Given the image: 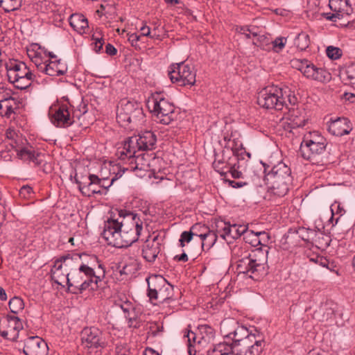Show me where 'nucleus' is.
<instances>
[{"label":"nucleus","mask_w":355,"mask_h":355,"mask_svg":"<svg viewBox=\"0 0 355 355\" xmlns=\"http://www.w3.org/2000/svg\"><path fill=\"white\" fill-rule=\"evenodd\" d=\"M144 230V218L125 210L112 211L105 222L103 238L115 248H126L138 241Z\"/></svg>","instance_id":"1"},{"label":"nucleus","mask_w":355,"mask_h":355,"mask_svg":"<svg viewBox=\"0 0 355 355\" xmlns=\"http://www.w3.org/2000/svg\"><path fill=\"white\" fill-rule=\"evenodd\" d=\"M105 276V270L102 264L99 263L98 270L94 271V269L87 264L79 262L71 271L68 289L74 294L82 293L87 289L95 291Z\"/></svg>","instance_id":"2"},{"label":"nucleus","mask_w":355,"mask_h":355,"mask_svg":"<svg viewBox=\"0 0 355 355\" xmlns=\"http://www.w3.org/2000/svg\"><path fill=\"white\" fill-rule=\"evenodd\" d=\"M297 98L291 91L283 89L275 85L263 88L258 94L257 103L266 109L294 111Z\"/></svg>","instance_id":"3"},{"label":"nucleus","mask_w":355,"mask_h":355,"mask_svg":"<svg viewBox=\"0 0 355 355\" xmlns=\"http://www.w3.org/2000/svg\"><path fill=\"white\" fill-rule=\"evenodd\" d=\"M269 166L264 167L265 180L268 193L277 198L285 196L292 183L291 168L284 162H279L270 170Z\"/></svg>","instance_id":"4"},{"label":"nucleus","mask_w":355,"mask_h":355,"mask_svg":"<svg viewBox=\"0 0 355 355\" xmlns=\"http://www.w3.org/2000/svg\"><path fill=\"white\" fill-rule=\"evenodd\" d=\"M268 250L263 252L262 250H257L252 254L246 252L245 254L238 260L236 270L239 274H245L250 278L259 279L266 273V266Z\"/></svg>","instance_id":"5"},{"label":"nucleus","mask_w":355,"mask_h":355,"mask_svg":"<svg viewBox=\"0 0 355 355\" xmlns=\"http://www.w3.org/2000/svg\"><path fill=\"white\" fill-rule=\"evenodd\" d=\"M148 107L157 122L164 125L170 124L178 116L175 105L162 93L153 94L148 101Z\"/></svg>","instance_id":"6"},{"label":"nucleus","mask_w":355,"mask_h":355,"mask_svg":"<svg viewBox=\"0 0 355 355\" xmlns=\"http://www.w3.org/2000/svg\"><path fill=\"white\" fill-rule=\"evenodd\" d=\"M156 141V136L153 132L146 131L125 140L122 147L118 148L116 154L119 159H123L124 155L130 157L139 150H152L155 148Z\"/></svg>","instance_id":"7"},{"label":"nucleus","mask_w":355,"mask_h":355,"mask_svg":"<svg viewBox=\"0 0 355 355\" xmlns=\"http://www.w3.org/2000/svg\"><path fill=\"white\" fill-rule=\"evenodd\" d=\"M81 256L79 254L71 255L67 254L54 261L51 269L52 280L58 285L68 286L71 271L80 262Z\"/></svg>","instance_id":"8"},{"label":"nucleus","mask_w":355,"mask_h":355,"mask_svg":"<svg viewBox=\"0 0 355 355\" xmlns=\"http://www.w3.org/2000/svg\"><path fill=\"white\" fill-rule=\"evenodd\" d=\"M121 160L128 159V166H121L119 164H114L111 171L118 173L117 177H121L125 171L135 172V175L139 178L144 177L146 173L150 170V159L148 154L142 153L141 155L125 156Z\"/></svg>","instance_id":"9"},{"label":"nucleus","mask_w":355,"mask_h":355,"mask_svg":"<svg viewBox=\"0 0 355 355\" xmlns=\"http://www.w3.org/2000/svg\"><path fill=\"white\" fill-rule=\"evenodd\" d=\"M6 69L9 82L16 88L26 89L31 85L35 76L25 63L10 62L6 64Z\"/></svg>","instance_id":"10"},{"label":"nucleus","mask_w":355,"mask_h":355,"mask_svg":"<svg viewBox=\"0 0 355 355\" xmlns=\"http://www.w3.org/2000/svg\"><path fill=\"white\" fill-rule=\"evenodd\" d=\"M148 283V296L150 300L156 304L164 302L171 297L173 287L160 275H155L146 279Z\"/></svg>","instance_id":"11"},{"label":"nucleus","mask_w":355,"mask_h":355,"mask_svg":"<svg viewBox=\"0 0 355 355\" xmlns=\"http://www.w3.org/2000/svg\"><path fill=\"white\" fill-rule=\"evenodd\" d=\"M72 105L68 99L52 105L49 111L51 123L58 128H67L74 123L73 115L69 110Z\"/></svg>","instance_id":"12"},{"label":"nucleus","mask_w":355,"mask_h":355,"mask_svg":"<svg viewBox=\"0 0 355 355\" xmlns=\"http://www.w3.org/2000/svg\"><path fill=\"white\" fill-rule=\"evenodd\" d=\"M196 76L193 68L184 62L172 64L168 71L171 82L178 86L193 85L196 83Z\"/></svg>","instance_id":"13"},{"label":"nucleus","mask_w":355,"mask_h":355,"mask_svg":"<svg viewBox=\"0 0 355 355\" xmlns=\"http://www.w3.org/2000/svg\"><path fill=\"white\" fill-rule=\"evenodd\" d=\"M143 116L141 106L136 102L123 99L120 101L116 111V119L121 125L136 122Z\"/></svg>","instance_id":"14"},{"label":"nucleus","mask_w":355,"mask_h":355,"mask_svg":"<svg viewBox=\"0 0 355 355\" xmlns=\"http://www.w3.org/2000/svg\"><path fill=\"white\" fill-rule=\"evenodd\" d=\"M293 65L308 79L320 83H327L331 79V76L326 69L316 67L307 60H295Z\"/></svg>","instance_id":"15"},{"label":"nucleus","mask_w":355,"mask_h":355,"mask_svg":"<svg viewBox=\"0 0 355 355\" xmlns=\"http://www.w3.org/2000/svg\"><path fill=\"white\" fill-rule=\"evenodd\" d=\"M105 334L96 327H86L81 331L82 345L91 352L101 349L109 345Z\"/></svg>","instance_id":"16"},{"label":"nucleus","mask_w":355,"mask_h":355,"mask_svg":"<svg viewBox=\"0 0 355 355\" xmlns=\"http://www.w3.org/2000/svg\"><path fill=\"white\" fill-rule=\"evenodd\" d=\"M220 332L225 338L233 340L232 347H239L240 343L248 336L250 331L244 326H239L234 320H223L220 324Z\"/></svg>","instance_id":"17"},{"label":"nucleus","mask_w":355,"mask_h":355,"mask_svg":"<svg viewBox=\"0 0 355 355\" xmlns=\"http://www.w3.org/2000/svg\"><path fill=\"white\" fill-rule=\"evenodd\" d=\"M263 338L260 333L254 329L239 343V355H259L262 350Z\"/></svg>","instance_id":"18"},{"label":"nucleus","mask_w":355,"mask_h":355,"mask_svg":"<svg viewBox=\"0 0 355 355\" xmlns=\"http://www.w3.org/2000/svg\"><path fill=\"white\" fill-rule=\"evenodd\" d=\"M76 182L83 195L91 197L94 194H101L103 190L101 187V178L96 175H89L88 177H75Z\"/></svg>","instance_id":"19"},{"label":"nucleus","mask_w":355,"mask_h":355,"mask_svg":"<svg viewBox=\"0 0 355 355\" xmlns=\"http://www.w3.org/2000/svg\"><path fill=\"white\" fill-rule=\"evenodd\" d=\"M214 336V329L211 326L200 324L198 327L196 332L188 331L184 336L189 339H192L194 343H197L198 349H200V347H205L213 341Z\"/></svg>","instance_id":"20"},{"label":"nucleus","mask_w":355,"mask_h":355,"mask_svg":"<svg viewBox=\"0 0 355 355\" xmlns=\"http://www.w3.org/2000/svg\"><path fill=\"white\" fill-rule=\"evenodd\" d=\"M23 352L26 355H46L48 346L39 336H31L24 340Z\"/></svg>","instance_id":"21"},{"label":"nucleus","mask_w":355,"mask_h":355,"mask_svg":"<svg viewBox=\"0 0 355 355\" xmlns=\"http://www.w3.org/2000/svg\"><path fill=\"white\" fill-rule=\"evenodd\" d=\"M326 146L327 143L302 142L300 152L304 159L311 162H316L317 157L324 153Z\"/></svg>","instance_id":"22"},{"label":"nucleus","mask_w":355,"mask_h":355,"mask_svg":"<svg viewBox=\"0 0 355 355\" xmlns=\"http://www.w3.org/2000/svg\"><path fill=\"white\" fill-rule=\"evenodd\" d=\"M17 157L28 163L40 166L44 161V155L35 150L32 146L22 147L16 150Z\"/></svg>","instance_id":"23"},{"label":"nucleus","mask_w":355,"mask_h":355,"mask_svg":"<svg viewBox=\"0 0 355 355\" xmlns=\"http://www.w3.org/2000/svg\"><path fill=\"white\" fill-rule=\"evenodd\" d=\"M20 329L21 322L17 317L8 316L0 322V334L3 338L15 336Z\"/></svg>","instance_id":"24"},{"label":"nucleus","mask_w":355,"mask_h":355,"mask_svg":"<svg viewBox=\"0 0 355 355\" xmlns=\"http://www.w3.org/2000/svg\"><path fill=\"white\" fill-rule=\"evenodd\" d=\"M352 130V123L347 118L339 117L328 123V131L334 136L348 135Z\"/></svg>","instance_id":"25"},{"label":"nucleus","mask_w":355,"mask_h":355,"mask_svg":"<svg viewBox=\"0 0 355 355\" xmlns=\"http://www.w3.org/2000/svg\"><path fill=\"white\" fill-rule=\"evenodd\" d=\"M160 242L158 236L147 239L143 245L142 256L148 262H153L160 252Z\"/></svg>","instance_id":"26"},{"label":"nucleus","mask_w":355,"mask_h":355,"mask_svg":"<svg viewBox=\"0 0 355 355\" xmlns=\"http://www.w3.org/2000/svg\"><path fill=\"white\" fill-rule=\"evenodd\" d=\"M41 66L40 71L51 76L64 75L67 71V64L60 59L45 60L44 64Z\"/></svg>","instance_id":"27"},{"label":"nucleus","mask_w":355,"mask_h":355,"mask_svg":"<svg viewBox=\"0 0 355 355\" xmlns=\"http://www.w3.org/2000/svg\"><path fill=\"white\" fill-rule=\"evenodd\" d=\"M27 55L40 71L42 68L41 65L44 64V59L46 56V50L38 44L33 43L27 47Z\"/></svg>","instance_id":"28"},{"label":"nucleus","mask_w":355,"mask_h":355,"mask_svg":"<svg viewBox=\"0 0 355 355\" xmlns=\"http://www.w3.org/2000/svg\"><path fill=\"white\" fill-rule=\"evenodd\" d=\"M223 233L221 234V236L226 239L227 238H231L233 239H236L239 238L241 235H245L247 230L248 227L245 225H239V224H230V223H223Z\"/></svg>","instance_id":"29"},{"label":"nucleus","mask_w":355,"mask_h":355,"mask_svg":"<svg viewBox=\"0 0 355 355\" xmlns=\"http://www.w3.org/2000/svg\"><path fill=\"white\" fill-rule=\"evenodd\" d=\"M224 147L227 149H230L234 155L237 157H241L244 159L245 156L250 158L251 155L248 153L245 148L243 146L241 141L239 139H231L228 136H224L223 137Z\"/></svg>","instance_id":"30"},{"label":"nucleus","mask_w":355,"mask_h":355,"mask_svg":"<svg viewBox=\"0 0 355 355\" xmlns=\"http://www.w3.org/2000/svg\"><path fill=\"white\" fill-rule=\"evenodd\" d=\"M21 105V99L12 96L8 100L0 103V114L10 118L12 114H15L19 109Z\"/></svg>","instance_id":"31"},{"label":"nucleus","mask_w":355,"mask_h":355,"mask_svg":"<svg viewBox=\"0 0 355 355\" xmlns=\"http://www.w3.org/2000/svg\"><path fill=\"white\" fill-rule=\"evenodd\" d=\"M260 41H266V46L261 44V49L265 51L273 50L276 53L280 52L286 46L287 42L286 37H279L275 38L273 41H270L269 38L266 36H262Z\"/></svg>","instance_id":"32"},{"label":"nucleus","mask_w":355,"mask_h":355,"mask_svg":"<svg viewBox=\"0 0 355 355\" xmlns=\"http://www.w3.org/2000/svg\"><path fill=\"white\" fill-rule=\"evenodd\" d=\"M70 26L79 34L85 33L89 28L87 19L81 14H73L69 18Z\"/></svg>","instance_id":"33"},{"label":"nucleus","mask_w":355,"mask_h":355,"mask_svg":"<svg viewBox=\"0 0 355 355\" xmlns=\"http://www.w3.org/2000/svg\"><path fill=\"white\" fill-rule=\"evenodd\" d=\"M329 7L335 12L349 15L352 8L349 0H330Z\"/></svg>","instance_id":"34"},{"label":"nucleus","mask_w":355,"mask_h":355,"mask_svg":"<svg viewBox=\"0 0 355 355\" xmlns=\"http://www.w3.org/2000/svg\"><path fill=\"white\" fill-rule=\"evenodd\" d=\"M232 345L227 343H220L207 352V355H229L232 352Z\"/></svg>","instance_id":"35"},{"label":"nucleus","mask_w":355,"mask_h":355,"mask_svg":"<svg viewBox=\"0 0 355 355\" xmlns=\"http://www.w3.org/2000/svg\"><path fill=\"white\" fill-rule=\"evenodd\" d=\"M217 234L214 231L209 230L201 239L202 248L203 249H206L207 250H209L216 243L217 241Z\"/></svg>","instance_id":"36"},{"label":"nucleus","mask_w":355,"mask_h":355,"mask_svg":"<svg viewBox=\"0 0 355 355\" xmlns=\"http://www.w3.org/2000/svg\"><path fill=\"white\" fill-rule=\"evenodd\" d=\"M22 0H0V7L6 12H10L20 8Z\"/></svg>","instance_id":"37"},{"label":"nucleus","mask_w":355,"mask_h":355,"mask_svg":"<svg viewBox=\"0 0 355 355\" xmlns=\"http://www.w3.org/2000/svg\"><path fill=\"white\" fill-rule=\"evenodd\" d=\"M295 44L299 50H306L310 44L309 35L304 32L299 33L295 40Z\"/></svg>","instance_id":"38"},{"label":"nucleus","mask_w":355,"mask_h":355,"mask_svg":"<svg viewBox=\"0 0 355 355\" xmlns=\"http://www.w3.org/2000/svg\"><path fill=\"white\" fill-rule=\"evenodd\" d=\"M112 168H113V165H110V167L109 168V171H110V178H108L107 177H103V178H101V184L100 185H101V187L103 191L109 188L115 180H116L121 178V177H117L118 173H116V171L114 173L111 171V169Z\"/></svg>","instance_id":"39"},{"label":"nucleus","mask_w":355,"mask_h":355,"mask_svg":"<svg viewBox=\"0 0 355 355\" xmlns=\"http://www.w3.org/2000/svg\"><path fill=\"white\" fill-rule=\"evenodd\" d=\"M8 306L11 312L18 313L24 309V303L21 298L14 297L10 300Z\"/></svg>","instance_id":"40"},{"label":"nucleus","mask_w":355,"mask_h":355,"mask_svg":"<svg viewBox=\"0 0 355 355\" xmlns=\"http://www.w3.org/2000/svg\"><path fill=\"white\" fill-rule=\"evenodd\" d=\"M190 230L193 236L198 237L201 239L207 232H209V228L205 225L196 223L191 226Z\"/></svg>","instance_id":"41"},{"label":"nucleus","mask_w":355,"mask_h":355,"mask_svg":"<svg viewBox=\"0 0 355 355\" xmlns=\"http://www.w3.org/2000/svg\"><path fill=\"white\" fill-rule=\"evenodd\" d=\"M302 142L306 143H327L326 139L324 137H322L318 132L314 131L312 132H309L308 135H305Z\"/></svg>","instance_id":"42"},{"label":"nucleus","mask_w":355,"mask_h":355,"mask_svg":"<svg viewBox=\"0 0 355 355\" xmlns=\"http://www.w3.org/2000/svg\"><path fill=\"white\" fill-rule=\"evenodd\" d=\"M6 137L8 139L11 141L10 145L13 146V148L19 147V141H22L21 137L18 135V134L15 131V130L10 128L7 130Z\"/></svg>","instance_id":"43"},{"label":"nucleus","mask_w":355,"mask_h":355,"mask_svg":"<svg viewBox=\"0 0 355 355\" xmlns=\"http://www.w3.org/2000/svg\"><path fill=\"white\" fill-rule=\"evenodd\" d=\"M115 306L120 308L123 311L125 317L126 318H129L130 312L133 309L132 303L128 300H125L123 302H122L121 300L116 301Z\"/></svg>","instance_id":"44"},{"label":"nucleus","mask_w":355,"mask_h":355,"mask_svg":"<svg viewBox=\"0 0 355 355\" xmlns=\"http://www.w3.org/2000/svg\"><path fill=\"white\" fill-rule=\"evenodd\" d=\"M137 270V264L135 261H132L130 263L124 265L122 269L120 270V274L132 276L135 274Z\"/></svg>","instance_id":"45"},{"label":"nucleus","mask_w":355,"mask_h":355,"mask_svg":"<svg viewBox=\"0 0 355 355\" xmlns=\"http://www.w3.org/2000/svg\"><path fill=\"white\" fill-rule=\"evenodd\" d=\"M244 239L246 243H250L252 246L257 247L258 245V234L257 232H255L252 230H247L244 235Z\"/></svg>","instance_id":"46"},{"label":"nucleus","mask_w":355,"mask_h":355,"mask_svg":"<svg viewBox=\"0 0 355 355\" xmlns=\"http://www.w3.org/2000/svg\"><path fill=\"white\" fill-rule=\"evenodd\" d=\"M347 83L355 87V64L347 67L345 70Z\"/></svg>","instance_id":"47"},{"label":"nucleus","mask_w":355,"mask_h":355,"mask_svg":"<svg viewBox=\"0 0 355 355\" xmlns=\"http://www.w3.org/2000/svg\"><path fill=\"white\" fill-rule=\"evenodd\" d=\"M327 55L331 60H337L342 55V51L338 47L329 46L326 50Z\"/></svg>","instance_id":"48"},{"label":"nucleus","mask_w":355,"mask_h":355,"mask_svg":"<svg viewBox=\"0 0 355 355\" xmlns=\"http://www.w3.org/2000/svg\"><path fill=\"white\" fill-rule=\"evenodd\" d=\"M193 238V235L191 230L189 231H184L182 232L180 235V238L179 239V243L180 246L183 248L186 245V244H188L189 242L191 241V240Z\"/></svg>","instance_id":"49"},{"label":"nucleus","mask_w":355,"mask_h":355,"mask_svg":"<svg viewBox=\"0 0 355 355\" xmlns=\"http://www.w3.org/2000/svg\"><path fill=\"white\" fill-rule=\"evenodd\" d=\"M213 167L221 175H225L227 174L228 166L225 164L224 162L220 160H215L213 162Z\"/></svg>","instance_id":"50"},{"label":"nucleus","mask_w":355,"mask_h":355,"mask_svg":"<svg viewBox=\"0 0 355 355\" xmlns=\"http://www.w3.org/2000/svg\"><path fill=\"white\" fill-rule=\"evenodd\" d=\"M257 234H258V241H257L258 245L267 248V245L268 244L269 240H270L269 234L264 231L257 232Z\"/></svg>","instance_id":"51"},{"label":"nucleus","mask_w":355,"mask_h":355,"mask_svg":"<svg viewBox=\"0 0 355 355\" xmlns=\"http://www.w3.org/2000/svg\"><path fill=\"white\" fill-rule=\"evenodd\" d=\"M236 31L239 33L245 35L247 38H250L251 35L253 36H257V33L248 26H238L236 27Z\"/></svg>","instance_id":"52"},{"label":"nucleus","mask_w":355,"mask_h":355,"mask_svg":"<svg viewBox=\"0 0 355 355\" xmlns=\"http://www.w3.org/2000/svg\"><path fill=\"white\" fill-rule=\"evenodd\" d=\"M12 97V91L3 86H0V103Z\"/></svg>","instance_id":"53"},{"label":"nucleus","mask_w":355,"mask_h":355,"mask_svg":"<svg viewBox=\"0 0 355 355\" xmlns=\"http://www.w3.org/2000/svg\"><path fill=\"white\" fill-rule=\"evenodd\" d=\"M227 173H230L233 178L236 179L242 178L243 175L242 172L239 170V166L236 164L228 166Z\"/></svg>","instance_id":"54"},{"label":"nucleus","mask_w":355,"mask_h":355,"mask_svg":"<svg viewBox=\"0 0 355 355\" xmlns=\"http://www.w3.org/2000/svg\"><path fill=\"white\" fill-rule=\"evenodd\" d=\"M92 40L94 41L92 45L94 46V50L96 53H99L103 49L104 44V40L102 37H96L94 35H92Z\"/></svg>","instance_id":"55"},{"label":"nucleus","mask_w":355,"mask_h":355,"mask_svg":"<svg viewBox=\"0 0 355 355\" xmlns=\"http://www.w3.org/2000/svg\"><path fill=\"white\" fill-rule=\"evenodd\" d=\"M33 192V189L31 187L23 186L19 190V195L24 198H27L31 196Z\"/></svg>","instance_id":"56"},{"label":"nucleus","mask_w":355,"mask_h":355,"mask_svg":"<svg viewBox=\"0 0 355 355\" xmlns=\"http://www.w3.org/2000/svg\"><path fill=\"white\" fill-rule=\"evenodd\" d=\"M87 112V105L83 103V105H80V106L77 108V110L73 111L72 114L74 116L80 118L82 114H85Z\"/></svg>","instance_id":"57"},{"label":"nucleus","mask_w":355,"mask_h":355,"mask_svg":"<svg viewBox=\"0 0 355 355\" xmlns=\"http://www.w3.org/2000/svg\"><path fill=\"white\" fill-rule=\"evenodd\" d=\"M140 31H141L142 36H146L151 38H159L158 35H151L150 27L146 26V24L143 25L142 27H141Z\"/></svg>","instance_id":"58"},{"label":"nucleus","mask_w":355,"mask_h":355,"mask_svg":"<svg viewBox=\"0 0 355 355\" xmlns=\"http://www.w3.org/2000/svg\"><path fill=\"white\" fill-rule=\"evenodd\" d=\"M187 343H188V353L189 355H196L197 349L196 348V346L198 345H197V343H194L192 339L187 338Z\"/></svg>","instance_id":"59"},{"label":"nucleus","mask_w":355,"mask_h":355,"mask_svg":"<svg viewBox=\"0 0 355 355\" xmlns=\"http://www.w3.org/2000/svg\"><path fill=\"white\" fill-rule=\"evenodd\" d=\"M141 38V35H139L136 33H132L128 35V41L130 42L132 46H135L137 45V42L139 41Z\"/></svg>","instance_id":"60"},{"label":"nucleus","mask_w":355,"mask_h":355,"mask_svg":"<svg viewBox=\"0 0 355 355\" xmlns=\"http://www.w3.org/2000/svg\"><path fill=\"white\" fill-rule=\"evenodd\" d=\"M105 51L108 55H114L116 53V49H115V47L113 45H112L110 44H107L105 46Z\"/></svg>","instance_id":"61"},{"label":"nucleus","mask_w":355,"mask_h":355,"mask_svg":"<svg viewBox=\"0 0 355 355\" xmlns=\"http://www.w3.org/2000/svg\"><path fill=\"white\" fill-rule=\"evenodd\" d=\"M228 182L230 185L234 188H240L246 184V183L243 182H236L234 180H229Z\"/></svg>","instance_id":"62"},{"label":"nucleus","mask_w":355,"mask_h":355,"mask_svg":"<svg viewBox=\"0 0 355 355\" xmlns=\"http://www.w3.org/2000/svg\"><path fill=\"white\" fill-rule=\"evenodd\" d=\"M175 259L179 261L186 262L188 261V256L185 252H183L180 255H176Z\"/></svg>","instance_id":"63"},{"label":"nucleus","mask_w":355,"mask_h":355,"mask_svg":"<svg viewBox=\"0 0 355 355\" xmlns=\"http://www.w3.org/2000/svg\"><path fill=\"white\" fill-rule=\"evenodd\" d=\"M293 123L297 127L304 126L305 125V120L304 119L297 117L296 119H293Z\"/></svg>","instance_id":"64"}]
</instances>
